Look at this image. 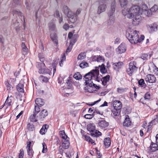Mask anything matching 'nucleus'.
Instances as JSON below:
<instances>
[{
  "label": "nucleus",
  "mask_w": 158,
  "mask_h": 158,
  "mask_svg": "<svg viewBox=\"0 0 158 158\" xmlns=\"http://www.w3.org/2000/svg\"><path fill=\"white\" fill-rule=\"evenodd\" d=\"M99 74V71L98 69L93 70L87 73L84 76L85 81V85L84 89L86 91L92 93L95 89H99L100 87L93 83V77Z\"/></svg>",
  "instance_id": "nucleus-1"
},
{
  "label": "nucleus",
  "mask_w": 158,
  "mask_h": 158,
  "mask_svg": "<svg viewBox=\"0 0 158 158\" xmlns=\"http://www.w3.org/2000/svg\"><path fill=\"white\" fill-rule=\"evenodd\" d=\"M126 36L131 44H136L139 41V36L136 30L128 29L126 32Z\"/></svg>",
  "instance_id": "nucleus-2"
},
{
  "label": "nucleus",
  "mask_w": 158,
  "mask_h": 158,
  "mask_svg": "<svg viewBox=\"0 0 158 158\" xmlns=\"http://www.w3.org/2000/svg\"><path fill=\"white\" fill-rule=\"evenodd\" d=\"M115 2L113 1L111 4V10L108 13V15L109 16V19L108 21V24L110 25L114 23L115 17L114 14L115 10Z\"/></svg>",
  "instance_id": "nucleus-3"
},
{
  "label": "nucleus",
  "mask_w": 158,
  "mask_h": 158,
  "mask_svg": "<svg viewBox=\"0 0 158 158\" xmlns=\"http://www.w3.org/2000/svg\"><path fill=\"white\" fill-rule=\"evenodd\" d=\"M62 11L65 14L67 15V16L71 23H73L76 21V16L73 15H72V12L67 6L64 5L63 6Z\"/></svg>",
  "instance_id": "nucleus-4"
},
{
  "label": "nucleus",
  "mask_w": 158,
  "mask_h": 158,
  "mask_svg": "<svg viewBox=\"0 0 158 158\" xmlns=\"http://www.w3.org/2000/svg\"><path fill=\"white\" fill-rule=\"evenodd\" d=\"M128 12L129 14L130 17L134 16V15H141V11L139 6H134L131 7Z\"/></svg>",
  "instance_id": "nucleus-5"
},
{
  "label": "nucleus",
  "mask_w": 158,
  "mask_h": 158,
  "mask_svg": "<svg viewBox=\"0 0 158 158\" xmlns=\"http://www.w3.org/2000/svg\"><path fill=\"white\" fill-rule=\"evenodd\" d=\"M113 106L114 109L112 110V115L118 121V101H115L113 102Z\"/></svg>",
  "instance_id": "nucleus-6"
},
{
  "label": "nucleus",
  "mask_w": 158,
  "mask_h": 158,
  "mask_svg": "<svg viewBox=\"0 0 158 158\" xmlns=\"http://www.w3.org/2000/svg\"><path fill=\"white\" fill-rule=\"evenodd\" d=\"M136 63L134 62H131L129 64V68L127 69V72L130 75L136 71L137 68L135 66Z\"/></svg>",
  "instance_id": "nucleus-7"
},
{
  "label": "nucleus",
  "mask_w": 158,
  "mask_h": 158,
  "mask_svg": "<svg viewBox=\"0 0 158 158\" xmlns=\"http://www.w3.org/2000/svg\"><path fill=\"white\" fill-rule=\"evenodd\" d=\"M145 79L147 82H148L150 83H155L156 81V79L155 76L151 74L146 75Z\"/></svg>",
  "instance_id": "nucleus-8"
},
{
  "label": "nucleus",
  "mask_w": 158,
  "mask_h": 158,
  "mask_svg": "<svg viewBox=\"0 0 158 158\" xmlns=\"http://www.w3.org/2000/svg\"><path fill=\"white\" fill-rule=\"evenodd\" d=\"M25 82L23 80H21L19 84L17 85L16 89L19 93H24V86Z\"/></svg>",
  "instance_id": "nucleus-9"
},
{
  "label": "nucleus",
  "mask_w": 158,
  "mask_h": 158,
  "mask_svg": "<svg viewBox=\"0 0 158 158\" xmlns=\"http://www.w3.org/2000/svg\"><path fill=\"white\" fill-rule=\"evenodd\" d=\"M13 16L15 17L18 15L19 17H21V21H22V19H23V26L25 24V21L24 16H23V14L20 11H18L16 10H14L13 11Z\"/></svg>",
  "instance_id": "nucleus-10"
},
{
  "label": "nucleus",
  "mask_w": 158,
  "mask_h": 158,
  "mask_svg": "<svg viewBox=\"0 0 158 158\" xmlns=\"http://www.w3.org/2000/svg\"><path fill=\"white\" fill-rule=\"evenodd\" d=\"M92 60L93 61H97L98 62H103L105 61L104 57L100 55L94 56L91 57Z\"/></svg>",
  "instance_id": "nucleus-11"
},
{
  "label": "nucleus",
  "mask_w": 158,
  "mask_h": 158,
  "mask_svg": "<svg viewBox=\"0 0 158 158\" xmlns=\"http://www.w3.org/2000/svg\"><path fill=\"white\" fill-rule=\"evenodd\" d=\"M40 62H37L36 63V66L38 69L39 70L44 68L45 67V64L44 63V58L43 57L40 58Z\"/></svg>",
  "instance_id": "nucleus-12"
},
{
  "label": "nucleus",
  "mask_w": 158,
  "mask_h": 158,
  "mask_svg": "<svg viewBox=\"0 0 158 158\" xmlns=\"http://www.w3.org/2000/svg\"><path fill=\"white\" fill-rule=\"evenodd\" d=\"M158 25L156 23H153L147 26L148 29L150 32H153L157 30Z\"/></svg>",
  "instance_id": "nucleus-13"
},
{
  "label": "nucleus",
  "mask_w": 158,
  "mask_h": 158,
  "mask_svg": "<svg viewBox=\"0 0 158 158\" xmlns=\"http://www.w3.org/2000/svg\"><path fill=\"white\" fill-rule=\"evenodd\" d=\"M98 125L100 127L105 128L108 126L109 125V123L105 120H102L98 121Z\"/></svg>",
  "instance_id": "nucleus-14"
},
{
  "label": "nucleus",
  "mask_w": 158,
  "mask_h": 158,
  "mask_svg": "<svg viewBox=\"0 0 158 158\" xmlns=\"http://www.w3.org/2000/svg\"><path fill=\"white\" fill-rule=\"evenodd\" d=\"M48 114V113L47 110L43 109L41 110L39 118L42 120H43L44 118Z\"/></svg>",
  "instance_id": "nucleus-15"
},
{
  "label": "nucleus",
  "mask_w": 158,
  "mask_h": 158,
  "mask_svg": "<svg viewBox=\"0 0 158 158\" xmlns=\"http://www.w3.org/2000/svg\"><path fill=\"white\" fill-rule=\"evenodd\" d=\"M131 122L130 120L129 116L126 115L125 116V118L124 122L123 123V125L126 127H129L131 125Z\"/></svg>",
  "instance_id": "nucleus-16"
},
{
  "label": "nucleus",
  "mask_w": 158,
  "mask_h": 158,
  "mask_svg": "<svg viewBox=\"0 0 158 158\" xmlns=\"http://www.w3.org/2000/svg\"><path fill=\"white\" fill-rule=\"evenodd\" d=\"M106 7V4H100L97 10L98 14H100L101 13L105 11Z\"/></svg>",
  "instance_id": "nucleus-17"
},
{
  "label": "nucleus",
  "mask_w": 158,
  "mask_h": 158,
  "mask_svg": "<svg viewBox=\"0 0 158 158\" xmlns=\"http://www.w3.org/2000/svg\"><path fill=\"white\" fill-rule=\"evenodd\" d=\"M141 15H134V16L131 17L133 18V23L135 24H138L140 21V19L141 18Z\"/></svg>",
  "instance_id": "nucleus-18"
},
{
  "label": "nucleus",
  "mask_w": 158,
  "mask_h": 158,
  "mask_svg": "<svg viewBox=\"0 0 158 158\" xmlns=\"http://www.w3.org/2000/svg\"><path fill=\"white\" fill-rule=\"evenodd\" d=\"M68 37L69 39H71V40H72V43L74 44L76 42L77 38V35H73V33L70 32L69 33Z\"/></svg>",
  "instance_id": "nucleus-19"
},
{
  "label": "nucleus",
  "mask_w": 158,
  "mask_h": 158,
  "mask_svg": "<svg viewBox=\"0 0 158 158\" xmlns=\"http://www.w3.org/2000/svg\"><path fill=\"white\" fill-rule=\"evenodd\" d=\"M35 103L36 105L40 106H42L45 104L44 100L40 98H36L35 100Z\"/></svg>",
  "instance_id": "nucleus-20"
},
{
  "label": "nucleus",
  "mask_w": 158,
  "mask_h": 158,
  "mask_svg": "<svg viewBox=\"0 0 158 158\" xmlns=\"http://www.w3.org/2000/svg\"><path fill=\"white\" fill-rule=\"evenodd\" d=\"M69 138H68V139H64V141L62 143V147L64 149L68 148L69 146Z\"/></svg>",
  "instance_id": "nucleus-21"
},
{
  "label": "nucleus",
  "mask_w": 158,
  "mask_h": 158,
  "mask_svg": "<svg viewBox=\"0 0 158 158\" xmlns=\"http://www.w3.org/2000/svg\"><path fill=\"white\" fill-rule=\"evenodd\" d=\"M126 46L125 43H122L119 45V54L125 52L126 50Z\"/></svg>",
  "instance_id": "nucleus-22"
},
{
  "label": "nucleus",
  "mask_w": 158,
  "mask_h": 158,
  "mask_svg": "<svg viewBox=\"0 0 158 158\" xmlns=\"http://www.w3.org/2000/svg\"><path fill=\"white\" fill-rule=\"evenodd\" d=\"M87 129L91 133L95 130V126L94 123H90L87 126Z\"/></svg>",
  "instance_id": "nucleus-23"
},
{
  "label": "nucleus",
  "mask_w": 158,
  "mask_h": 158,
  "mask_svg": "<svg viewBox=\"0 0 158 158\" xmlns=\"http://www.w3.org/2000/svg\"><path fill=\"white\" fill-rule=\"evenodd\" d=\"M158 144L156 143H154L153 142L151 143L150 147L152 152H155L158 150Z\"/></svg>",
  "instance_id": "nucleus-24"
},
{
  "label": "nucleus",
  "mask_w": 158,
  "mask_h": 158,
  "mask_svg": "<svg viewBox=\"0 0 158 158\" xmlns=\"http://www.w3.org/2000/svg\"><path fill=\"white\" fill-rule=\"evenodd\" d=\"M48 127V125L47 124L43 125L40 131V133L42 135L45 134Z\"/></svg>",
  "instance_id": "nucleus-25"
},
{
  "label": "nucleus",
  "mask_w": 158,
  "mask_h": 158,
  "mask_svg": "<svg viewBox=\"0 0 158 158\" xmlns=\"http://www.w3.org/2000/svg\"><path fill=\"white\" fill-rule=\"evenodd\" d=\"M50 37L52 40L56 44H58L57 35L55 33L53 32L51 33Z\"/></svg>",
  "instance_id": "nucleus-26"
},
{
  "label": "nucleus",
  "mask_w": 158,
  "mask_h": 158,
  "mask_svg": "<svg viewBox=\"0 0 158 158\" xmlns=\"http://www.w3.org/2000/svg\"><path fill=\"white\" fill-rule=\"evenodd\" d=\"M110 78V76L109 75H107L106 76L103 77L101 80L102 81V84L104 85H106L107 82L109 81Z\"/></svg>",
  "instance_id": "nucleus-27"
},
{
  "label": "nucleus",
  "mask_w": 158,
  "mask_h": 158,
  "mask_svg": "<svg viewBox=\"0 0 158 158\" xmlns=\"http://www.w3.org/2000/svg\"><path fill=\"white\" fill-rule=\"evenodd\" d=\"M98 67L100 68V71L102 74L107 73V71L108 70L104 64H102L101 65H99Z\"/></svg>",
  "instance_id": "nucleus-28"
},
{
  "label": "nucleus",
  "mask_w": 158,
  "mask_h": 158,
  "mask_svg": "<svg viewBox=\"0 0 158 158\" xmlns=\"http://www.w3.org/2000/svg\"><path fill=\"white\" fill-rule=\"evenodd\" d=\"M21 48L23 54L25 55L27 54L28 49L25 45V43L23 42L21 45Z\"/></svg>",
  "instance_id": "nucleus-29"
},
{
  "label": "nucleus",
  "mask_w": 158,
  "mask_h": 158,
  "mask_svg": "<svg viewBox=\"0 0 158 158\" xmlns=\"http://www.w3.org/2000/svg\"><path fill=\"white\" fill-rule=\"evenodd\" d=\"M104 142L106 148H107L110 146L111 143V141L110 138L108 137L105 138L104 139Z\"/></svg>",
  "instance_id": "nucleus-30"
},
{
  "label": "nucleus",
  "mask_w": 158,
  "mask_h": 158,
  "mask_svg": "<svg viewBox=\"0 0 158 158\" xmlns=\"http://www.w3.org/2000/svg\"><path fill=\"white\" fill-rule=\"evenodd\" d=\"M90 135L91 136L94 137H98L101 135L102 133L99 131L95 130L93 132L91 133Z\"/></svg>",
  "instance_id": "nucleus-31"
},
{
  "label": "nucleus",
  "mask_w": 158,
  "mask_h": 158,
  "mask_svg": "<svg viewBox=\"0 0 158 158\" xmlns=\"http://www.w3.org/2000/svg\"><path fill=\"white\" fill-rule=\"evenodd\" d=\"M59 134L60 137L64 139H66L68 138L67 135L65 134L64 130L60 131Z\"/></svg>",
  "instance_id": "nucleus-32"
},
{
  "label": "nucleus",
  "mask_w": 158,
  "mask_h": 158,
  "mask_svg": "<svg viewBox=\"0 0 158 158\" xmlns=\"http://www.w3.org/2000/svg\"><path fill=\"white\" fill-rule=\"evenodd\" d=\"M36 113H34L33 114L30 116V119L31 121L33 122H36L37 121V120L36 117Z\"/></svg>",
  "instance_id": "nucleus-33"
},
{
  "label": "nucleus",
  "mask_w": 158,
  "mask_h": 158,
  "mask_svg": "<svg viewBox=\"0 0 158 158\" xmlns=\"http://www.w3.org/2000/svg\"><path fill=\"white\" fill-rule=\"evenodd\" d=\"M39 79L42 82H47L48 80V78L43 75H41L40 76Z\"/></svg>",
  "instance_id": "nucleus-34"
},
{
  "label": "nucleus",
  "mask_w": 158,
  "mask_h": 158,
  "mask_svg": "<svg viewBox=\"0 0 158 158\" xmlns=\"http://www.w3.org/2000/svg\"><path fill=\"white\" fill-rule=\"evenodd\" d=\"M86 57V53L84 52H81L78 56L77 59L78 60H82L84 59Z\"/></svg>",
  "instance_id": "nucleus-35"
},
{
  "label": "nucleus",
  "mask_w": 158,
  "mask_h": 158,
  "mask_svg": "<svg viewBox=\"0 0 158 158\" xmlns=\"http://www.w3.org/2000/svg\"><path fill=\"white\" fill-rule=\"evenodd\" d=\"M49 71V70L48 69H45L44 68H43L42 69H40L39 70V73L40 74H46L48 73Z\"/></svg>",
  "instance_id": "nucleus-36"
},
{
  "label": "nucleus",
  "mask_w": 158,
  "mask_h": 158,
  "mask_svg": "<svg viewBox=\"0 0 158 158\" xmlns=\"http://www.w3.org/2000/svg\"><path fill=\"white\" fill-rule=\"evenodd\" d=\"M11 99L9 97V96H8L5 102L4 105H7L8 106H10L11 105Z\"/></svg>",
  "instance_id": "nucleus-37"
},
{
  "label": "nucleus",
  "mask_w": 158,
  "mask_h": 158,
  "mask_svg": "<svg viewBox=\"0 0 158 158\" xmlns=\"http://www.w3.org/2000/svg\"><path fill=\"white\" fill-rule=\"evenodd\" d=\"M138 84L142 87L145 88L146 86L144 80L143 79H140L138 81Z\"/></svg>",
  "instance_id": "nucleus-38"
},
{
  "label": "nucleus",
  "mask_w": 158,
  "mask_h": 158,
  "mask_svg": "<svg viewBox=\"0 0 158 158\" xmlns=\"http://www.w3.org/2000/svg\"><path fill=\"white\" fill-rule=\"evenodd\" d=\"M119 2L122 7H124L126 6L127 2V0H119Z\"/></svg>",
  "instance_id": "nucleus-39"
},
{
  "label": "nucleus",
  "mask_w": 158,
  "mask_h": 158,
  "mask_svg": "<svg viewBox=\"0 0 158 158\" xmlns=\"http://www.w3.org/2000/svg\"><path fill=\"white\" fill-rule=\"evenodd\" d=\"M73 77L77 80H79L81 79L82 76L79 73L77 72L74 75Z\"/></svg>",
  "instance_id": "nucleus-40"
},
{
  "label": "nucleus",
  "mask_w": 158,
  "mask_h": 158,
  "mask_svg": "<svg viewBox=\"0 0 158 158\" xmlns=\"http://www.w3.org/2000/svg\"><path fill=\"white\" fill-rule=\"evenodd\" d=\"M49 30L52 31H55L56 29V25L53 22L49 23Z\"/></svg>",
  "instance_id": "nucleus-41"
},
{
  "label": "nucleus",
  "mask_w": 158,
  "mask_h": 158,
  "mask_svg": "<svg viewBox=\"0 0 158 158\" xmlns=\"http://www.w3.org/2000/svg\"><path fill=\"white\" fill-rule=\"evenodd\" d=\"M65 54L64 53L63 54V55H62L61 60L60 62V66H62L63 65V63L64 62V61L65 60Z\"/></svg>",
  "instance_id": "nucleus-42"
},
{
  "label": "nucleus",
  "mask_w": 158,
  "mask_h": 158,
  "mask_svg": "<svg viewBox=\"0 0 158 158\" xmlns=\"http://www.w3.org/2000/svg\"><path fill=\"white\" fill-rule=\"evenodd\" d=\"M73 43H72V40H71L69 43V47L67 48L66 51V53H68L70 52L72 48V45L74 44Z\"/></svg>",
  "instance_id": "nucleus-43"
},
{
  "label": "nucleus",
  "mask_w": 158,
  "mask_h": 158,
  "mask_svg": "<svg viewBox=\"0 0 158 158\" xmlns=\"http://www.w3.org/2000/svg\"><path fill=\"white\" fill-rule=\"evenodd\" d=\"M80 67L82 68H84L89 66L88 64L86 62H83L80 64Z\"/></svg>",
  "instance_id": "nucleus-44"
},
{
  "label": "nucleus",
  "mask_w": 158,
  "mask_h": 158,
  "mask_svg": "<svg viewBox=\"0 0 158 158\" xmlns=\"http://www.w3.org/2000/svg\"><path fill=\"white\" fill-rule=\"evenodd\" d=\"M27 128L29 131H33L34 129V126L32 124L29 123L27 125Z\"/></svg>",
  "instance_id": "nucleus-45"
},
{
  "label": "nucleus",
  "mask_w": 158,
  "mask_h": 158,
  "mask_svg": "<svg viewBox=\"0 0 158 158\" xmlns=\"http://www.w3.org/2000/svg\"><path fill=\"white\" fill-rule=\"evenodd\" d=\"M27 152L28 155L31 157H32L33 156L34 152L32 148L27 149Z\"/></svg>",
  "instance_id": "nucleus-46"
},
{
  "label": "nucleus",
  "mask_w": 158,
  "mask_h": 158,
  "mask_svg": "<svg viewBox=\"0 0 158 158\" xmlns=\"http://www.w3.org/2000/svg\"><path fill=\"white\" fill-rule=\"evenodd\" d=\"M40 106L38 105H36L35 106V111L34 112V113H36V114H37L40 111Z\"/></svg>",
  "instance_id": "nucleus-47"
},
{
  "label": "nucleus",
  "mask_w": 158,
  "mask_h": 158,
  "mask_svg": "<svg viewBox=\"0 0 158 158\" xmlns=\"http://www.w3.org/2000/svg\"><path fill=\"white\" fill-rule=\"evenodd\" d=\"M148 57V55L147 54L143 53L142 54L141 58L143 60H147Z\"/></svg>",
  "instance_id": "nucleus-48"
},
{
  "label": "nucleus",
  "mask_w": 158,
  "mask_h": 158,
  "mask_svg": "<svg viewBox=\"0 0 158 158\" xmlns=\"http://www.w3.org/2000/svg\"><path fill=\"white\" fill-rule=\"evenodd\" d=\"M158 6L157 5H155L150 9V10L152 12H154L157 11L158 10Z\"/></svg>",
  "instance_id": "nucleus-49"
},
{
  "label": "nucleus",
  "mask_w": 158,
  "mask_h": 158,
  "mask_svg": "<svg viewBox=\"0 0 158 158\" xmlns=\"http://www.w3.org/2000/svg\"><path fill=\"white\" fill-rule=\"evenodd\" d=\"M24 156V151L23 149H21L20 150V153H19V158H23Z\"/></svg>",
  "instance_id": "nucleus-50"
},
{
  "label": "nucleus",
  "mask_w": 158,
  "mask_h": 158,
  "mask_svg": "<svg viewBox=\"0 0 158 158\" xmlns=\"http://www.w3.org/2000/svg\"><path fill=\"white\" fill-rule=\"evenodd\" d=\"M43 149L42 151V152L43 153H46L47 152V148L46 145L44 143L42 144Z\"/></svg>",
  "instance_id": "nucleus-51"
},
{
  "label": "nucleus",
  "mask_w": 158,
  "mask_h": 158,
  "mask_svg": "<svg viewBox=\"0 0 158 158\" xmlns=\"http://www.w3.org/2000/svg\"><path fill=\"white\" fill-rule=\"evenodd\" d=\"M94 115L93 114H86L85 115V118L90 119L93 118Z\"/></svg>",
  "instance_id": "nucleus-52"
},
{
  "label": "nucleus",
  "mask_w": 158,
  "mask_h": 158,
  "mask_svg": "<svg viewBox=\"0 0 158 158\" xmlns=\"http://www.w3.org/2000/svg\"><path fill=\"white\" fill-rule=\"evenodd\" d=\"M151 98V95L149 92H147L145 94L144 98L145 99H149Z\"/></svg>",
  "instance_id": "nucleus-53"
},
{
  "label": "nucleus",
  "mask_w": 158,
  "mask_h": 158,
  "mask_svg": "<svg viewBox=\"0 0 158 158\" xmlns=\"http://www.w3.org/2000/svg\"><path fill=\"white\" fill-rule=\"evenodd\" d=\"M154 73L156 75H158V68L155 65L153 70Z\"/></svg>",
  "instance_id": "nucleus-54"
},
{
  "label": "nucleus",
  "mask_w": 158,
  "mask_h": 158,
  "mask_svg": "<svg viewBox=\"0 0 158 158\" xmlns=\"http://www.w3.org/2000/svg\"><path fill=\"white\" fill-rule=\"evenodd\" d=\"M14 3L17 5H21L22 3L21 0H13Z\"/></svg>",
  "instance_id": "nucleus-55"
},
{
  "label": "nucleus",
  "mask_w": 158,
  "mask_h": 158,
  "mask_svg": "<svg viewBox=\"0 0 158 158\" xmlns=\"http://www.w3.org/2000/svg\"><path fill=\"white\" fill-rule=\"evenodd\" d=\"M40 46H39V48L40 49V51L41 52H43V51L44 50V46L43 45L42 43V42H40V44H39Z\"/></svg>",
  "instance_id": "nucleus-56"
},
{
  "label": "nucleus",
  "mask_w": 158,
  "mask_h": 158,
  "mask_svg": "<svg viewBox=\"0 0 158 158\" xmlns=\"http://www.w3.org/2000/svg\"><path fill=\"white\" fill-rule=\"evenodd\" d=\"M5 84L7 87V89L8 90H10L11 88H12L11 85L8 83H6Z\"/></svg>",
  "instance_id": "nucleus-57"
},
{
  "label": "nucleus",
  "mask_w": 158,
  "mask_h": 158,
  "mask_svg": "<svg viewBox=\"0 0 158 158\" xmlns=\"http://www.w3.org/2000/svg\"><path fill=\"white\" fill-rule=\"evenodd\" d=\"M54 16L56 18H59L60 17L59 11L56 10L54 14Z\"/></svg>",
  "instance_id": "nucleus-58"
},
{
  "label": "nucleus",
  "mask_w": 158,
  "mask_h": 158,
  "mask_svg": "<svg viewBox=\"0 0 158 158\" xmlns=\"http://www.w3.org/2000/svg\"><path fill=\"white\" fill-rule=\"evenodd\" d=\"M31 141H27V146L26 147V148H27V149H31Z\"/></svg>",
  "instance_id": "nucleus-59"
},
{
  "label": "nucleus",
  "mask_w": 158,
  "mask_h": 158,
  "mask_svg": "<svg viewBox=\"0 0 158 158\" xmlns=\"http://www.w3.org/2000/svg\"><path fill=\"white\" fill-rule=\"evenodd\" d=\"M81 9H79L77 10L76 11V15H74V14H72V15H74L75 16H76H76L77 15H79L81 12Z\"/></svg>",
  "instance_id": "nucleus-60"
},
{
  "label": "nucleus",
  "mask_w": 158,
  "mask_h": 158,
  "mask_svg": "<svg viewBox=\"0 0 158 158\" xmlns=\"http://www.w3.org/2000/svg\"><path fill=\"white\" fill-rule=\"evenodd\" d=\"M69 25L67 23H65L63 26V28L65 30H67L69 28Z\"/></svg>",
  "instance_id": "nucleus-61"
},
{
  "label": "nucleus",
  "mask_w": 158,
  "mask_h": 158,
  "mask_svg": "<svg viewBox=\"0 0 158 158\" xmlns=\"http://www.w3.org/2000/svg\"><path fill=\"white\" fill-rule=\"evenodd\" d=\"M58 151L60 154H62L63 152V150L62 147L61 146H60L58 148Z\"/></svg>",
  "instance_id": "nucleus-62"
},
{
  "label": "nucleus",
  "mask_w": 158,
  "mask_h": 158,
  "mask_svg": "<svg viewBox=\"0 0 158 158\" xmlns=\"http://www.w3.org/2000/svg\"><path fill=\"white\" fill-rule=\"evenodd\" d=\"M118 62L116 63H113V64L114 65L113 68L115 70L117 69L118 68Z\"/></svg>",
  "instance_id": "nucleus-63"
},
{
  "label": "nucleus",
  "mask_w": 158,
  "mask_h": 158,
  "mask_svg": "<svg viewBox=\"0 0 158 158\" xmlns=\"http://www.w3.org/2000/svg\"><path fill=\"white\" fill-rule=\"evenodd\" d=\"M127 89V88H124V89H123V88H121V89H119V93H123L124 92H125Z\"/></svg>",
  "instance_id": "nucleus-64"
}]
</instances>
